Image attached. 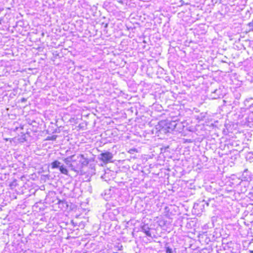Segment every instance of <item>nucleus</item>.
<instances>
[{
	"instance_id": "f257e3e1",
	"label": "nucleus",
	"mask_w": 253,
	"mask_h": 253,
	"mask_svg": "<svg viewBox=\"0 0 253 253\" xmlns=\"http://www.w3.org/2000/svg\"><path fill=\"white\" fill-rule=\"evenodd\" d=\"M79 158H81L79 161L80 164H78V166H79V169H81L88 165L89 161L87 158H84V155H80L78 156V158L79 159Z\"/></svg>"
},
{
	"instance_id": "f03ea898",
	"label": "nucleus",
	"mask_w": 253,
	"mask_h": 253,
	"mask_svg": "<svg viewBox=\"0 0 253 253\" xmlns=\"http://www.w3.org/2000/svg\"><path fill=\"white\" fill-rule=\"evenodd\" d=\"M100 156L101 160L105 163H108L113 158L112 154L110 152L102 153Z\"/></svg>"
},
{
	"instance_id": "7ed1b4c3",
	"label": "nucleus",
	"mask_w": 253,
	"mask_h": 253,
	"mask_svg": "<svg viewBox=\"0 0 253 253\" xmlns=\"http://www.w3.org/2000/svg\"><path fill=\"white\" fill-rule=\"evenodd\" d=\"M142 231L147 236L152 237L151 232H150V228L146 225H143L141 227Z\"/></svg>"
},
{
	"instance_id": "20e7f679",
	"label": "nucleus",
	"mask_w": 253,
	"mask_h": 253,
	"mask_svg": "<svg viewBox=\"0 0 253 253\" xmlns=\"http://www.w3.org/2000/svg\"><path fill=\"white\" fill-rule=\"evenodd\" d=\"M74 157V155H72L65 158L63 161L67 165L69 166L71 163L75 162V160L73 159Z\"/></svg>"
},
{
	"instance_id": "39448f33",
	"label": "nucleus",
	"mask_w": 253,
	"mask_h": 253,
	"mask_svg": "<svg viewBox=\"0 0 253 253\" xmlns=\"http://www.w3.org/2000/svg\"><path fill=\"white\" fill-rule=\"evenodd\" d=\"M61 166V163L57 160H55L51 163V167L52 169L56 168L59 169Z\"/></svg>"
},
{
	"instance_id": "423d86ee",
	"label": "nucleus",
	"mask_w": 253,
	"mask_h": 253,
	"mask_svg": "<svg viewBox=\"0 0 253 253\" xmlns=\"http://www.w3.org/2000/svg\"><path fill=\"white\" fill-rule=\"evenodd\" d=\"M59 170L62 174L68 175V171L67 169L64 167V165H61L59 168Z\"/></svg>"
},
{
	"instance_id": "0eeeda50",
	"label": "nucleus",
	"mask_w": 253,
	"mask_h": 253,
	"mask_svg": "<svg viewBox=\"0 0 253 253\" xmlns=\"http://www.w3.org/2000/svg\"><path fill=\"white\" fill-rule=\"evenodd\" d=\"M68 167L70 168L71 170L75 172H77L78 169H79V166H78V164H77L76 166H74L72 163H71Z\"/></svg>"
},
{
	"instance_id": "6e6552de",
	"label": "nucleus",
	"mask_w": 253,
	"mask_h": 253,
	"mask_svg": "<svg viewBox=\"0 0 253 253\" xmlns=\"http://www.w3.org/2000/svg\"><path fill=\"white\" fill-rule=\"evenodd\" d=\"M57 138V135H52L51 136H48L47 140H55Z\"/></svg>"
},
{
	"instance_id": "1a4fd4ad",
	"label": "nucleus",
	"mask_w": 253,
	"mask_h": 253,
	"mask_svg": "<svg viewBox=\"0 0 253 253\" xmlns=\"http://www.w3.org/2000/svg\"><path fill=\"white\" fill-rule=\"evenodd\" d=\"M166 250V253H172V249L170 248L169 247H167Z\"/></svg>"
},
{
	"instance_id": "9d476101",
	"label": "nucleus",
	"mask_w": 253,
	"mask_h": 253,
	"mask_svg": "<svg viewBox=\"0 0 253 253\" xmlns=\"http://www.w3.org/2000/svg\"><path fill=\"white\" fill-rule=\"evenodd\" d=\"M170 125H171V127H173L174 128L176 127V126L177 125L175 121L171 122Z\"/></svg>"
},
{
	"instance_id": "9b49d317",
	"label": "nucleus",
	"mask_w": 253,
	"mask_h": 253,
	"mask_svg": "<svg viewBox=\"0 0 253 253\" xmlns=\"http://www.w3.org/2000/svg\"><path fill=\"white\" fill-rule=\"evenodd\" d=\"M58 204H59V205H60V204L63 205L64 204H66V203H65V201L59 200L58 202Z\"/></svg>"
},
{
	"instance_id": "f8f14e48",
	"label": "nucleus",
	"mask_w": 253,
	"mask_h": 253,
	"mask_svg": "<svg viewBox=\"0 0 253 253\" xmlns=\"http://www.w3.org/2000/svg\"><path fill=\"white\" fill-rule=\"evenodd\" d=\"M27 101V99L25 98H22L21 99V101L22 102H25L26 101Z\"/></svg>"
},
{
	"instance_id": "ddd939ff",
	"label": "nucleus",
	"mask_w": 253,
	"mask_h": 253,
	"mask_svg": "<svg viewBox=\"0 0 253 253\" xmlns=\"http://www.w3.org/2000/svg\"><path fill=\"white\" fill-rule=\"evenodd\" d=\"M250 253H253V251H250Z\"/></svg>"
},
{
	"instance_id": "4468645a",
	"label": "nucleus",
	"mask_w": 253,
	"mask_h": 253,
	"mask_svg": "<svg viewBox=\"0 0 253 253\" xmlns=\"http://www.w3.org/2000/svg\"><path fill=\"white\" fill-rule=\"evenodd\" d=\"M249 25H250H250H252V23H249Z\"/></svg>"
}]
</instances>
